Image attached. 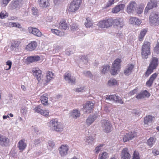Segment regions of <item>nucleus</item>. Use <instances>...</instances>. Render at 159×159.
<instances>
[{"label": "nucleus", "instance_id": "1", "mask_svg": "<svg viewBox=\"0 0 159 159\" xmlns=\"http://www.w3.org/2000/svg\"><path fill=\"white\" fill-rule=\"evenodd\" d=\"M51 128L54 131L61 132L63 129V125L56 119H53L49 122Z\"/></svg>", "mask_w": 159, "mask_h": 159}, {"label": "nucleus", "instance_id": "2", "mask_svg": "<svg viewBox=\"0 0 159 159\" xmlns=\"http://www.w3.org/2000/svg\"><path fill=\"white\" fill-rule=\"evenodd\" d=\"M150 43L148 41H144L142 48L141 54L142 58L147 59L150 54Z\"/></svg>", "mask_w": 159, "mask_h": 159}, {"label": "nucleus", "instance_id": "3", "mask_svg": "<svg viewBox=\"0 0 159 159\" xmlns=\"http://www.w3.org/2000/svg\"><path fill=\"white\" fill-rule=\"evenodd\" d=\"M158 59L155 57H152L148 67L145 73L146 76H148L155 69L158 65Z\"/></svg>", "mask_w": 159, "mask_h": 159}, {"label": "nucleus", "instance_id": "4", "mask_svg": "<svg viewBox=\"0 0 159 159\" xmlns=\"http://www.w3.org/2000/svg\"><path fill=\"white\" fill-rule=\"evenodd\" d=\"M149 22L152 25L156 26L159 24V14L152 12L149 17Z\"/></svg>", "mask_w": 159, "mask_h": 159}, {"label": "nucleus", "instance_id": "5", "mask_svg": "<svg viewBox=\"0 0 159 159\" xmlns=\"http://www.w3.org/2000/svg\"><path fill=\"white\" fill-rule=\"evenodd\" d=\"M81 0H73L69 6V12H75L79 8L81 3Z\"/></svg>", "mask_w": 159, "mask_h": 159}, {"label": "nucleus", "instance_id": "6", "mask_svg": "<svg viewBox=\"0 0 159 159\" xmlns=\"http://www.w3.org/2000/svg\"><path fill=\"white\" fill-rule=\"evenodd\" d=\"M121 60L120 59H116L112 64V66L110 71V72L112 75H116L117 71L120 68V63L121 62Z\"/></svg>", "mask_w": 159, "mask_h": 159}, {"label": "nucleus", "instance_id": "7", "mask_svg": "<svg viewBox=\"0 0 159 159\" xmlns=\"http://www.w3.org/2000/svg\"><path fill=\"white\" fill-rule=\"evenodd\" d=\"M102 125L104 132L108 133L111 131L112 125L108 120H102Z\"/></svg>", "mask_w": 159, "mask_h": 159}, {"label": "nucleus", "instance_id": "8", "mask_svg": "<svg viewBox=\"0 0 159 159\" xmlns=\"http://www.w3.org/2000/svg\"><path fill=\"white\" fill-rule=\"evenodd\" d=\"M113 25L118 28H122L124 25L123 19L121 18L118 17L113 19Z\"/></svg>", "mask_w": 159, "mask_h": 159}, {"label": "nucleus", "instance_id": "9", "mask_svg": "<svg viewBox=\"0 0 159 159\" xmlns=\"http://www.w3.org/2000/svg\"><path fill=\"white\" fill-rule=\"evenodd\" d=\"M94 106V104L92 102L90 101L87 102L85 104V106L83 107L84 112L87 113H90L93 110Z\"/></svg>", "mask_w": 159, "mask_h": 159}, {"label": "nucleus", "instance_id": "10", "mask_svg": "<svg viewBox=\"0 0 159 159\" xmlns=\"http://www.w3.org/2000/svg\"><path fill=\"white\" fill-rule=\"evenodd\" d=\"M10 140L8 138L0 134V145L2 147H7L9 145Z\"/></svg>", "mask_w": 159, "mask_h": 159}, {"label": "nucleus", "instance_id": "11", "mask_svg": "<svg viewBox=\"0 0 159 159\" xmlns=\"http://www.w3.org/2000/svg\"><path fill=\"white\" fill-rule=\"evenodd\" d=\"M64 76L65 80L71 84H75V78L73 76L72 77L70 74L67 72L66 73Z\"/></svg>", "mask_w": 159, "mask_h": 159}, {"label": "nucleus", "instance_id": "12", "mask_svg": "<svg viewBox=\"0 0 159 159\" xmlns=\"http://www.w3.org/2000/svg\"><path fill=\"white\" fill-rule=\"evenodd\" d=\"M157 0H151L148 2L147 6L145 10V13H147L149 10L152 9L154 7L157 6Z\"/></svg>", "mask_w": 159, "mask_h": 159}, {"label": "nucleus", "instance_id": "13", "mask_svg": "<svg viewBox=\"0 0 159 159\" xmlns=\"http://www.w3.org/2000/svg\"><path fill=\"white\" fill-rule=\"evenodd\" d=\"M69 147L66 145H61L59 148V152L61 156L66 155L69 150Z\"/></svg>", "mask_w": 159, "mask_h": 159}, {"label": "nucleus", "instance_id": "14", "mask_svg": "<svg viewBox=\"0 0 159 159\" xmlns=\"http://www.w3.org/2000/svg\"><path fill=\"white\" fill-rule=\"evenodd\" d=\"M137 6V5L135 2H131L127 6V12L128 13L134 12L136 10Z\"/></svg>", "mask_w": 159, "mask_h": 159}, {"label": "nucleus", "instance_id": "15", "mask_svg": "<svg viewBox=\"0 0 159 159\" xmlns=\"http://www.w3.org/2000/svg\"><path fill=\"white\" fill-rule=\"evenodd\" d=\"M106 99L107 100L113 101L120 104H123V102L121 98H120L119 96H116V95L107 96L106 97Z\"/></svg>", "mask_w": 159, "mask_h": 159}, {"label": "nucleus", "instance_id": "16", "mask_svg": "<svg viewBox=\"0 0 159 159\" xmlns=\"http://www.w3.org/2000/svg\"><path fill=\"white\" fill-rule=\"evenodd\" d=\"M136 136L135 132H129L126 134L123 137V140L124 142H126L129 140H131Z\"/></svg>", "mask_w": 159, "mask_h": 159}, {"label": "nucleus", "instance_id": "17", "mask_svg": "<svg viewBox=\"0 0 159 159\" xmlns=\"http://www.w3.org/2000/svg\"><path fill=\"white\" fill-rule=\"evenodd\" d=\"M34 75L36 78L39 82H41L42 81L44 82V80L42 79L43 75L40 70H36L34 72Z\"/></svg>", "mask_w": 159, "mask_h": 159}, {"label": "nucleus", "instance_id": "18", "mask_svg": "<svg viewBox=\"0 0 159 159\" xmlns=\"http://www.w3.org/2000/svg\"><path fill=\"white\" fill-rule=\"evenodd\" d=\"M28 30L30 33H32L37 37H40L41 36V33L38 29L35 28L29 27L28 28Z\"/></svg>", "mask_w": 159, "mask_h": 159}, {"label": "nucleus", "instance_id": "19", "mask_svg": "<svg viewBox=\"0 0 159 159\" xmlns=\"http://www.w3.org/2000/svg\"><path fill=\"white\" fill-rule=\"evenodd\" d=\"M125 7V5L123 4L117 5L112 8L111 12L113 13H117L120 11L123 10Z\"/></svg>", "mask_w": 159, "mask_h": 159}, {"label": "nucleus", "instance_id": "20", "mask_svg": "<svg viewBox=\"0 0 159 159\" xmlns=\"http://www.w3.org/2000/svg\"><path fill=\"white\" fill-rule=\"evenodd\" d=\"M121 157L122 159H130V155L129 153L127 148H125L122 150Z\"/></svg>", "mask_w": 159, "mask_h": 159}, {"label": "nucleus", "instance_id": "21", "mask_svg": "<svg viewBox=\"0 0 159 159\" xmlns=\"http://www.w3.org/2000/svg\"><path fill=\"white\" fill-rule=\"evenodd\" d=\"M22 0H16L12 2L11 6L13 8H19L21 7L22 4Z\"/></svg>", "mask_w": 159, "mask_h": 159}, {"label": "nucleus", "instance_id": "22", "mask_svg": "<svg viewBox=\"0 0 159 159\" xmlns=\"http://www.w3.org/2000/svg\"><path fill=\"white\" fill-rule=\"evenodd\" d=\"M157 75V74L156 73H155L150 76L148 80L146 83V84L148 86L150 87L152 86L154 80Z\"/></svg>", "mask_w": 159, "mask_h": 159}, {"label": "nucleus", "instance_id": "23", "mask_svg": "<svg viewBox=\"0 0 159 159\" xmlns=\"http://www.w3.org/2000/svg\"><path fill=\"white\" fill-rule=\"evenodd\" d=\"M58 28L61 30H66L69 28L66 20H61L59 24Z\"/></svg>", "mask_w": 159, "mask_h": 159}, {"label": "nucleus", "instance_id": "24", "mask_svg": "<svg viewBox=\"0 0 159 159\" xmlns=\"http://www.w3.org/2000/svg\"><path fill=\"white\" fill-rule=\"evenodd\" d=\"M20 42L19 41H13L11 43L10 49L11 51L16 50L20 46Z\"/></svg>", "mask_w": 159, "mask_h": 159}, {"label": "nucleus", "instance_id": "25", "mask_svg": "<svg viewBox=\"0 0 159 159\" xmlns=\"http://www.w3.org/2000/svg\"><path fill=\"white\" fill-rule=\"evenodd\" d=\"M134 67V65L129 64L126 66L124 70V73L126 75H129L132 72V70Z\"/></svg>", "mask_w": 159, "mask_h": 159}, {"label": "nucleus", "instance_id": "26", "mask_svg": "<svg viewBox=\"0 0 159 159\" xmlns=\"http://www.w3.org/2000/svg\"><path fill=\"white\" fill-rule=\"evenodd\" d=\"M37 46V43L35 41L31 42L26 46V49L29 51L34 50Z\"/></svg>", "mask_w": 159, "mask_h": 159}, {"label": "nucleus", "instance_id": "27", "mask_svg": "<svg viewBox=\"0 0 159 159\" xmlns=\"http://www.w3.org/2000/svg\"><path fill=\"white\" fill-rule=\"evenodd\" d=\"M97 116L96 114H94L92 116H89L86 120V122L87 125H89L94 121L96 119Z\"/></svg>", "mask_w": 159, "mask_h": 159}, {"label": "nucleus", "instance_id": "28", "mask_svg": "<svg viewBox=\"0 0 159 159\" xmlns=\"http://www.w3.org/2000/svg\"><path fill=\"white\" fill-rule=\"evenodd\" d=\"M39 4L41 7L46 8L49 5V0H38Z\"/></svg>", "mask_w": 159, "mask_h": 159}, {"label": "nucleus", "instance_id": "29", "mask_svg": "<svg viewBox=\"0 0 159 159\" xmlns=\"http://www.w3.org/2000/svg\"><path fill=\"white\" fill-rule=\"evenodd\" d=\"M129 23L130 24H133L137 25H139L141 23V21L139 19L133 17L131 18L129 21Z\"/></svg>", "mask_w": 159, "mask_h": 159}, {"label": "nucleus", "instance_id": "30", "mask_svg": "<svg viewBox=\"0 0 159 159\" xmlns=\"http://www.w3.org/2000/svg\"><path fill=\"white\" fill-rule=\"evenodd\" d=\"M53 76V74L51 72H48L47 73L46 77L47 80H44L43 84L44 85H47V83H48L51 79L52 78Z\"/></svg>", "mask_w": 159, "mask_h": 159}, {"label": "nucleus", "instance_id": "31", "mask_svg": "<svg viewBox=\"0 0 159 159\" xmlns=\"http://www.w3.org/2000/svg\"><path fill=\"white\" fill-rule=\"evenodd\" d=\"M18 147L21 151H23L26 148V145L23 140H21L18 142Z\"/></svg>", "mask_w": 159, "mask_h": 159}, {"label": "nucleus", "instance_id": "32", "mask_svg": "<svg viewBox=\"0 0 159 159\" xmlns=\"http://www.w3.org/2000/svg\"><path fill=\"white\" fill-rule=\"evenodd\" d=\"M80 115L79 111L77 110H74L71 113V116L75 119H76L80 116Z\"/></svg>", "mask_w": 159, "mask_h": 159}, {"label": "nucleus", "instance_id": "33", "mask_svg": "<svg viewBox=\"0 0 159 159\" xmlns=\"http://www.w3.org/2000/svg\"><path fill=\"white\" fill-rule=\"evenodd\" d=\"M105 20V25L107 28L113 25V19L111 18H110L107 19H106Z\"/></svg>", "mask_w": 159, "mask_h": 159}, {"label": "nucleus", "instance_id": "34", "mask_svg": "<svg viewBox=\"0 0 159 159\" xmlns=\"http://www.w3.org/2000/svg\"><path fill=\"white\" fill-rule=\"evenodd\" d=\"M154 118L153 116L149 115L145 117L144 120V123L145 124H148V123L152 122V119Z\"/></svg>", "mask_w": 159, "mask_h": 159}, {"label": "nucleus", "instance_id": "35", "mask_svg": "<svg viewBox=\"0 0 159 159\" xmlns=\"http://www.w3.org/2000/svg\"><path fill=\"white\" fill-rule=\"evenodd\" d=\"M86 21L85 22V25L86 27L89 28L93 25L92 21L89 17L86 18Z\"/></svg>", "mask_w": 159, "mask_h": 159}, {"label": "nucleus", "instance_id": "36", "mask_svg": "<svg viewBox=\"0 0 159 159\" xmlns=\"http://www.w3.org/2000/svg\"><path fill=\"white\" fill-rule=\"evenodd\" d=\"M147 32V30L145 29H144L142 30L139 36V40L140 41L142 40L143 39L145 36Z\"/></svg>", "mask_w": 159, "mask_h": 159}, {"label": "nucleus", "instance_id": "37", "mask_svg": "<svg viewBox=\"0 0 159 159\" xmlns=\"http://www.w3.org/2000/svg\"><path fill=\"white\" fill-rule=\"evenodd\" d=\"M154 139L153 137H151L147 140V144L151 147L152 146L155 142Z\"/></svg>", "mask_w": 159, "mask_h": 159}, {"label": "nucleus", "instance_id": "38", "mask_svg": "<svg viewBox=\"0 0 159 159\" xmlns=\"http://www.w3.org/2000/svg\"><path fill=\"white\" fill-rule=\"evenodd\" d=\"M105 20H103L100 21L98 24V25L100 28H107V26L105 25Z\"/></svg>", "mask_w": 159, "mask_h": 159}, {"label": "nucleus", "instance_id": "39", "mask_svg": "<svg viewBox=\"0 0 159 159\" xmlns=\"http://www.w3.org/2000/svg\"><path fill=\"white\" fill-rule=\"evenodd\" d=\"M8 16V13L5 11H2L0 13V18L1 19L7 18Z\"/></svg>", "mask_w": 159, "mask_h": 159}, {"label": "nucleus", "instance_id": "40", "mask_svg": "<svg viewBox=\"0 0 159 159\" xmlns=\"http://www.w3.org/2000/svg\"><path fill=\"white\" fill-rule=\"evenodd\" d=\"M102 67L103 68L102 70V73L105 74L107 73V71H108L110 66L108 65H107L103 66Z\"/></svg>", "mask_w": 159, "mask_h": 159}, {"label": "nucleus", "instance_id": "41", "mask_svg": "<svg viewBox=\"0 0 159 159\" xmlns=\"http://www.w3.org/2000/svg\"><path fill=\"white\" fill-rule=\"evenodd\" d=\"M108 157V154L106 152H104L102 154H99V158L101 159H106Z\"/></svg>", "mask_w": 159, "mask_h": 159}, {"label": "nucleus", "instance_id": "42", "mask_svg": "<svg viewBox=\"0 0 159 159\" xmlns=\"http://www.w3.org/2000/svg\"><path fill=\"white\" fill-rule=\"evenodd\" d=\"M41 98L42 103L46 105H47L48 104V98L44 96H42Z\"/></svg>", "mask_w": 159, "mask_h": 159}, {"label": "nucleus", "instance_id": "43", "mask_svg": "<svg viewBox=\"0 0 159 159\" xmlns=\"http://www.w3.org/2000/svg\"><path fill=\"white\" fill-rule=\"evenodd\" d=\"M108 84L110 86H112L117 84V81L115 79H111L108 83Z\"/></svg>", "mask_w": 159, "mask_h": 159}, {"label": "nucleus", "instance_id": "44", "mask_svg": "<svg viewBox=\"0 0 159 159\" xmlns=\"http://www.w3.org/2000/svg\"><path fill=\"white\" fill-rule=\"evenodd\" d=\"M93 138L92 136L87 137L86 139V142L88 144H92L93 141Z\"/></svg>", "mask_w": 159, "mask_h": 159}, {"label": "nucleus", "instance_id": "45", "mask_svg": "<svg viewBox=\"0 0 159 159\" xmlns=\"http://www.w3.org/2000/svg\"><path fill=\"white\" fill-rule=\"evenodd\" d=\"M80 60L84 64H86L88 62V58L86 56H82Z\"/></svg>", "mask_w": 159, "mask_h": 159}, {"label": "nucleus", "instance_id": "46", "mask_svg": "<svg viewBox=\"0 0 159 159\" xmlns=\"http://www.w3.org/2000/svg\"><path fill=\"white\" fill-rule=\"evenodd\" d=\"M34 110L35 112H37L40 114L41 113H42L43 112V110L41 109L40 106L36 107L34 108Z\"/></svg>", "mask_w": 159, "mask_h": 159}, {"label": "nucleus", "instance_id": "47", "mask_svg": "<svg viewBox=\"0 0 159 159\" xmlns=\"http://www.w3.org/2000/svg\"><path fill=\"white\" fill-rule=\"evenodd\" d=\"M103 146V144H101L96 147L95 148V153L98 154L99 153V152L101 150L102 147Z\"/></svg>", "mask_w": 159, "mask_h": 159}, {"label": "nucleus", "instance_id": "48", "mask_svg": "<svg viewBox=\"0 0 159 159\" xmlns=\"http://www.w3.org/2000/svg\"><path fill=\"white\" fill-rule=\"evenodd\" d=\"M83 74L85 76H88L91 78L93 76V75L90 71H84L83 72Z\"/></svg>", "mask_w": 159, "mask_h": 159}, {"label": "nucleus", "instance_id": "49", "mask_svg": "<svg viewBox=\"0 0 159 159\" xmlns=\"http://www.w3.org/2000/svg\"><path fill=\"white\" fill-rule=\"evenodd\" d=\"M10 25L12 27H16L19 28H21V25L18 23L11 22L10 23Z\"/></svg>", "mask_w": 159, "mask_h": 159}, {"label": "nucleus", "instance_id": "50", "mask_svg": "<svg viewBox=\"0 0 159 159\" xmlns=\"http://www.w3.org/2000/svg\"><path fill=\"white\" fill-rule=\"evenodd\" d=\"M154 52L157 54L159 53V43L157 44L156 46L154 48Z\"/></svg>", "mask_w": 159, "mask_h": 159}, {"label": "nucleus", "instance_id": "51", "mask_svg": "<svg viewBox=\"0 0 159 159\" xmlns=\"http://www.w3.org/2000/svg\"><path fill=\"white\" fill-rule=\"evenodd\" d=\"M115 2L114 0H109L108 2L107 3L106 6V8H107L110 7L112 4H114Z\"/></svg>", "mask_w": 159, "mask_h": 159}, {"label": "nucleus", "instance_id": "52", "mask_svg": "<svg viewBox=\"0 0 159 159\" xmlns=\"http://www.w3.org/2000/svg\"><path fill=\"white\" fill-rule=\"evenodd\" d=\"M71 29L73 31L77 30L78 29V26L76 24H73L71 26Z\"/></svg>", "mask_w": 159, "mask_h": 159}, {"label": "nucleus", "instance_id": "53", "mask_svg": "<svg viewBox=\"0 0 159 159\" xmlns=\"http://www.w3.org/2000/svg\"><path fill=\"white\" fill-rule=\"evenodd\" d=\"M41 139L40 138L36 139L34 140V145L36 146L40 144L41 142Z\"/></svg>", "mask_w": 159, "mask_h": 159}, {"label": "nucleus", "instance_id": "54", "mask_svg": "<svg viewBox=\"0 0 159 159\" xmlns=\"http://www.w3.org/2000/svg\"><path fill=\"white\" fill-rule=\"evenodd\" d=\"M143 11V9L142 8L140 7H136V10L135 11V12H136L137 14H140Z\"/></svg>", "mask_w": 159, "mask_h": 159}, {"label": "nucleus", "instance_id": "55", "mask_svg": "<svg viewBox=\"0 0 159 159\" xmlns=\"http://www.w3.org/2000/svg\"><path fill=\"white\" fill-rule=\"evenodd\" d=\"M49 111L48 110H45L44 111L43 110V112L42 113H41V115L44 116H48Z\"/></svg>", "mask_w": 159, "mask_h": 159}, {"label": "nucleus", "instance_id": "56", "mask_svg": "<svg viewBox=\"0 0 159 159\" xmlns=\"http://www.w3.org/2000/svg\"><path fill=\"white\" fill-rule=\"evenodd\" d=\"M32 14L34 15L37 14L38 12L37 9L36 8L33 7L32 8Z\"/></svg>", "mask_w": 159, "mask_h": 159}, {"label": "nucleus", "instance_id": "57", "mask_svg": "<svg viewBox=\"0 0 159 159\" xmlns=\"http://www.w3.org/2000/svg\"><path fill=\"white\" fill-rule=\"evenodd\" d=\"M6 64L8 66V68H6V70H8L11 69L12 65V62L11 61L9 60L7 62Z\"/></svg>", "mask_w": 159, "mask_h": 159}, {"label": "nucleus", "instance_id": "58", "mask_svg": "<svg viewBox=\"0 0 159 159\" xmlns=\"http://www.w3.org/2000/svg\"><path fill=\"white\" fill-rule=\"evenodd\" d=\"M33 58L34 62L37 61H39L40 59V57L38 56H32Z\"/></svg>", "mask_w": 159, "mask_h": 159}, {"label": "nucleus", "instance_id": "59", "mask_svg": "<svg viewBox=\"0 0 159 159\" xmlns=\"http://www.w3.org/2000/svg\"><path fill=\"white\" fill-rule=\"evenodd\" d=\"M11 0H2L1 4L4 5V6H5L7 5Z\"/></svg>", "mask_w": 159, "mask_h": 159}, {"label": "nucleus", "instance_id": "60", "mask_svg": "<svg viewBox=\"0 0 159 159\" xmlns=\"http://www.w3.org/2000/svg\"><path fill=\"white\" fill-rule=\"evenodd\" d=\"M136 98L137 99H142L143 98H144V95H143V93H139L138 94V95H137L136 96Z\"/></svg>", "mask_w": 159, "mask_h": 159}, {"label": "nucleus", "instance_id": "61", "mask_svg": "<svg viewBox=\"0 0 159 159\" xmlns=\"http://www.w3.org/2000/svg\"><path fill=\"white\" fill-rule=\"evenodd\" d=\"M27 61L29 63H32L34 62L33 58L32 56H30L28 57L26 59Z\"/></svg>", "mask_w": 159, "mask_h": 159}, {"label": "nucleus", "instance_id": "62", "mask_svg": "<svg viewBox=\"0 0 159 159\" xmlns=\"http://www.w3.org/2000/svg\"><path fill=\"white\" fill-rule=\"evenodd\" d=\"M84 87H81L79 88H77L75 90V92H83L84 90Z\"/></svg>", "mask_w": 159, "mask_h": 159}, {"label": "nucleus", "instance_id": "63", "mask_svg": "<svg viewBox=\"0 0 159 159\" xmlns=\"http://www.w3.org/2000/svg\"><path fill=\"white\" fill-rule=\"evenodd\" d=\"M27 108L26 107H22L21 108V112L23 114H26L27 112Z\"/></svg>", "mask_w": 159, "mask_h": 159}, {"label": "nucleus", "instance_id": "64", "mask_svg": "<svg viewBox=\"0 0 159 159\" xmlns=\"http://www.w3.org/2000/svg\"><path fill=\"white\" fill-rule=\"evenodd\" d=\"M152 153L154 155L156 156L159 154V151L156 149H154L152 150Z\"/></svg>", "mask_w": 159, "mask_h": 159}]
</instances>
